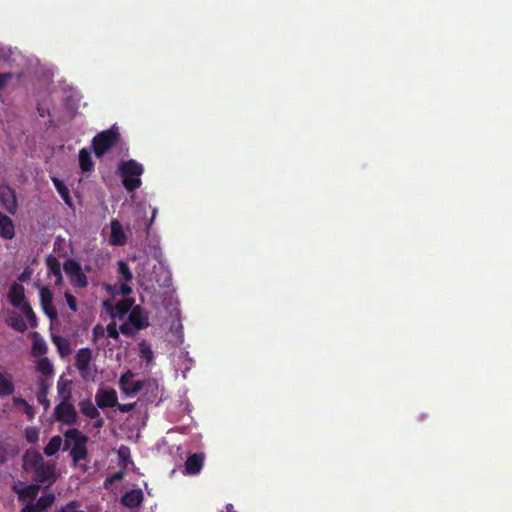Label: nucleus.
<instances>
[{
  "label": "nucleus",
  "mask_w": 512,
  "mask_h": 512,
  "mask_svg": "<svg viewBox=\"0 0 512 512\" xmlns=\"http://www.w3.org/2000/svg\"><path fill=\"white\" fill-rule=\"evenodd\" d=\"M88 436L83 434L77 428H71L64 432L63 451L70 450V456L74 464L86 460L88 456L87 443Z\"/></svg>",
  "instance_id": "nucleus-1"
},
{
  "label": "nucleus",
  "mask_w": 512,
  "mask_h": 512,
  "mask_svg": "<svg viewBox=\"0 0 512 512\" xmlns=\"http://www.w3.org/2000/svg\"><path fill=\"white\" fill-rule=\"evenodd\" d=\"M143 172V166L134 159L124 161L119 165L122 184L128 192H133L141 186L140 176Z\"/></svg>",
  "instance_id": "nucleus-2"
},
{
  "label": "nucleus",
  "mask_w": 512,
  "mask_h": 512,
  "mask_svg": "<svg viewBox=\"0 0 512 512\" xmlns=\"http://www.w3.org/2000/svg\"><path fill=\"white\" fill-rule=\"evenodd\" d=\"M121 135L117 124L96 134L92 139V148L97 158L103 157L120 141Z\"/></svg>",
  "instance_id": "nucleus-3"
},
{
  "label": "nucleus",
  "mask_w": 512,
  "mask_h": 512,
  "mask_svg": "<svg viewBox=\"0 0 512 512\" xmlns=\"http://www.w3.org/2000/svg\"><path fill=\"white\" fill-rule=\"evenodd\" d=\"M70 398L71 391H67L64 399L54 409V418L62 424L73 426L77 423L78 414L74 405L69 402Z\"/></svg>",
  "instance_id": "nucleus-4"
},
{
  "label": "nucleus",
  "mask_w": 512,
  "mask_h": 512,
  "mask_svg": "<svg viewBox=\"0 0 512 512\" xmlns=\"http://www.w3.org/2000/svg\"><path fill=\"white\" fill-rule=\"evenodd\" d=\"M33 472L32 479L36 484L52 485L55 483L56 477V464L51 461H44Z\"/></svg>",
  "instance_id": "nucleus-5"
},
{
  "label": "nucleus",
  "mask_w": 512,
  "mask_h": 512,
  "mask_svg": "<svg viewBox=\"0 0 512 512\" xmlns=\"http://www.w3.org/2000/svg\"><path fill=\"white\" fill-rule=\"evenodd\" d=\"M91 361L92 350L90 348L85 347L77 351L75 356V366L84 380H87L92 376Z\"/></svg>",
  "instance_id": "nucleus-6"
},
{
  "label": "nucleus",
  "mask_w": 512,
  "mask_h": 512,
  "mask_svg": "<svg viewBox=\"0 0 512 512\" xmlns=\"http://www.w3.org/2000/svg\"><path fill=\"white\" fill-rule=\"evenodd\" d=\"M134 300L130 298L122 299L113 306L110 301L106 300L103 302L104 308L110 314L112 319H122L127 313H130L133 308Z\"/></svg>",
  "instance_id": "nucleus-7"
},
{
  "label": "nucleus",
  "mask_w": 512,
  "mask_h": 512,
  "mask_svg": "<svg viewBox=\"0 0 512 512\" xmlns=\"http://www.w3.org/2000/svg\"><path fill=\"white\" fill-rule=\"evenodd\" d=\"M95 402L98 408H113L118 405L117 392L113 388H99L95 394Z\"/></svg>",
  "instance_id": "nucleus-8"
},
{
  "label": "nucleus",
  "mask_w": 512,
  "mask_h": 512,
  "mask_svg": "<svg viewBox=\"0 0 512 512\" xmlns=\"http://www.w3.org/2000/svg\"><path fill=\"white\" fill-rule=\"evenodd\" d=\"M40 296V305L43 312L51 319L54 320L57 318L58 313L56 308L53 305V293L47 286L40 287L39 290Z\"/></svg>",
  "instance_id": "nucleus-9"
},
{
  "label": "nucleus",
  "mask_w": 512,
  "mask_h": 512,
  "mask_svg": "<svg viewBox=\"0 0 512 512\" xmlns=\"http://www.w3.org/2000/svg\"><path fill=\"white\" fill-rule=\"evenodd\" d=\"M133 373L128 370L120 376L119 384L123 393L128 396H133L140 392L143 388V381H133Z\"/></svg>",
  "instance_id": "nucleus-10"
},
{
  "label": "nucleus",
  "mask_w": 512,
  "mask_h": 512,
  "mask_svg": "<svg viewBox=\"0 0 512 512\" xmlns=\"http://www.w3.org/2000/svg\"><path fill=\"white\" fill-rule=\"evenodd\" d=\"M128 320L136 331L145 329L150 325L148 313L140 305L131 309Z\"/></svg>",
  "instance_id": "nucleus-11"
},
{
  "label": "nucleus",
  "mask_w": 512,
  "mask_h": 512,
  "mask_svg": "<svg viewBox=\"0 0 512 512\" xmlns=\"http://www.w3.org/2000/svg\"><path fill=\"white\" fill-rule=\"evenodd\" d=\"M0 204L8 213L14 215L18 209L15 190L10 187L0 190Z\"/></svg>",
  "instance_id": "nucleus-12"
},
{
  "label": "nucleus",
  "mask_w": 512,
  "mask_h": 512,
  "mask_svg": "<svg viewBox=\"0 0 512 512\" xmlns=\"http://www.w3.org/2000/svg\"><path fill=\"white\" fill-rule=\"evenodd\" d=\"M8 299L12 306L20 308L21 305L25 304V290L24 287L14 282L8 292Z\"/></svg>",
  "instance_id": "nucleus-13"
},
{
  "label": "nucleus",
  "mask_w": 512,
  "mask_h": 512,
  "mask_svg": "<svg viewBox=\"0 0 512 512\" xmlns=\"http://www.w3.org/2000/svg\"><path fill=\"white\" fill-rule=\"evenodd\" d=\"M45 460L36 450H27L23 456V469L27 472L34 471Z\"/></svg>",
  "instance_id": "nucleus-14"
},
{
  "label": "nucleus",
  "mask_w": 512,
  "mask_h": 512,
  "mask_svg": "<svg viewBox=\"0 0 512 512\" xmlns=\"http://www.w3.org/2000/svg\"><path fill=\"white\" fill-rule=\"evenodd\" d=\"M144 495L141 489L127 491L121 497V504L127 508L133 509L141 505Z\"/></svg>",
  "instance_id": "nucleus-15"
},
{
  "label": "nucleus",
  "mask_w": 512,
  "mask_h": 512,
  "mask_svg": "<svg viewBox=\"0 0 512 512\" xmlns=\"http://www.w3.org/2000/svg\"><path fill=\"white\" fill-rule=\"evenodd\" d=\"M0 237L11 240L15 237V226L12 219L0 212Z\"/></svg>",
  "instance_id": "nucleus-16"
},
{
  "label": "nucleus",
  "mask_w": 512,
  "mask_h": 512,
  "mask_svg": "<svg viewBox=\"0 0 512 512\" xmlns=\"http://www.w3.org/2000/svg\"><path fill=\"white\" fill-rule=\"evenodd\" d=\"M204 456L202 453H194L190 455L185 462V470L189 475L199 473L203 467Z\"/></svg>",
  "instance_id": "nucleus-17"
},
{
  "label": "nucleus",
  "mask_w": 512,
  "mask_h": 512,
  "mask_svg": "<svg viewBox=\"0 0 512 512\" xmlns=\"http://www.w3.org/2000/svg\"><path fill=\"white\" fill-rule=\"evenodd\" d=\"M15 392V385L13 383L12 375L7 372L0 371V398L13 395Z\"/></svg>",
  "instance_id": "nucleus-18"
},
{
  "label": "nucleus",
  "mask_w": 512,
  "mask_h": 512,
  "mask_svg": "<svg viewBox=\"0 0 512 512\" xmlns=\"http://www.w3.org/2000/svg\"><path fill=\"white\" fill-rule=\"evenodd\" d=\"M110 243L112 245H124L126 243V235L123 230L122 225L119 221L113 220L111 222V236H110Z\"/></svg>",
  "instance_id": "nucleus-19"
},
{
  "label": "nucleus",
  "mask_w": 512,
  "mask_h": 512,
  "mask_svg": "<svg viewBox=\"0 0 512 512\" xmlns=\"http://www.w3.org/2000/svg\"><path fill=\"white\" fill-rule=\"evenodd\" d=\"M46 265L49 274L56 277V285H60L62 283L63 277L61 272V265L58 259L50 255L46 258Z\"/></svg>",
  "instance_id": "nucleus-20"
},
{
  "label": "nucleus",
  "mask_w": 512,
  "mask_h": 512,
  "mask_svg": "<svg viewBox=\"0 0 512 512\" xmlns=\"http://www.w3.org/2000/svg\"><path fill=\"white\" fill-rule=\"evenodd\" d=\"M80 412L89 419L98 418L99 410L90 399H85L78 404Z\"/></svg>",
  "instance_id": "nucleus-21"
},
{
  "label": "nucleus",
  "mask_w": 512,
  "mask_h": 512,
  "mask_svg": "<svg viewBox=\"0 0 512 512\" xmlns=\"http://www.w3.org/2000/svg\"><path fill=\"white\" fill-rule=\"evenodd\" d=\"M40 491V485L33 483L22 487L20 491H17L19 501H25L27 498L35 500Z\"/></svg>",
  "instance_id": "nucleus-22"
},
{
  "label": "nucleus",
  "mask_w": 512,
  "mask_h": 512,
  "mask_svg": "<svg viewBox=\"0 0 512 512\" xmlns=\"http://www.w3.org/2000/svg\"><path fill=\"white\" fill-rule=\"evenodd\" d=\"M52 182L57 192L60 194L61 198L65 202V204L68 205L69 207H72V199L70 196L69 189L66 187V185L56 177L52 178Z\"/></svg>",
  "instance_id": "nucleus-23"
},
{
  "label": "nucleus",
  "mask_w": 512,
  "mask_h": 512,
  "mask_svg": "<svg viewBox=\"0 0 512 512\" xmlns=\"http://www.w3.org/2000/svg\"><path fill=\"white\" fill-rule=\"evenodd\" d=\"M79 166L83 172H90L93 169L94 163L92 161L90 152L82 148L79 151Z\"/></svg>",
  "instance_id": "nucleus-24"
},
{
  "label": "nucleus",
  "mask_w": 512,
  "mask_h": 512,
  "mask_svg": "<svg viewBox=\"0 0 512 512\" xmlns=\"http://www.w3.org/2000/svg\"><path fill=\"white\" fill-rule=\"evenodd\" d=\"M62 443L64 441L60 435L53 436L44 447V454L49 457L55 455L60 450Z\"/></svg>",
  "instance_id": "nucleus-25"
},
{
  "label": "nucleus",
  "mask_w": 512,
  "mask_h": 512,
  "mask_svg": "<svg viewBox=\"0 0 512 512\" xmlns=\"http://www.w3.org/2000/svg\"><path fill=\"white\" fill-rule=\"evenodd\" d=\"M47 350L48 348L46 342L40 338L37 333H35L31 349L32 356L41 357L47 353Z\"/></svg>",
  "instance_id": "nucleus-26"
},
{
  "label": "nucleus",
  "mask_w": 512,
  "mask_h": 512,
  "mask_svg": "<svg viewBox=\"0 0 512 512\" xmlns=\"http://www.w3.org/2000/svg\"><path fill=\"white\" fill-rule=\"evenodd\" d=\"M55 501V495L53 493H48L43 496H41L36 503H33L36 507V509L39 512H44L48 508H50Z\"/></svg>",
  "instance_id": "nucleus-27"
},
{
  "label": "nucleus",
  "mask_w": 512,
  "mask_h": 512,
  "mask_svg": "<svg viewBox=\"0 0 512 512\" xmlns=\"http://www.w3.org/2000/svg\"><path fill=\"white\" fill-rule=\"evenodd\" d=\"M52 341L57 347L61 356H67L70 354L71 348L67 339L61 336H53Z\"/></svg>",
  "instance_id": "nucleus-28"
},
{
  "label": "nucleus",
  "mask_w": 512,
  "mask_h": 512,
  "mask_svg": "<svg viewBox=\"0 0 512 512\" xmlns=\"http://www.w3.org/2000/svg\"><path fill=\"white\" fill-rule=\"evenodd\" d=\"M7 323L18 332L23 333L27 330V325L23 318L15 313L8 318Z\"/></svg>",
  "instance_id": "nucleus-29"
},
{
  "label": "nucleus",
  "mask_w": 512,
  "mask_h": 512,
  "mask_svg": "<svg viewBox=\"0 0 512 512\" xmlns=\"http://www.w3.org/2000/svg\"><path fill=\"white\" fill-rule=\"evenodd\" d=\"M70 282L77 288H86L88 286V278L82 268L70 278Z\"/></svg>",
  "instance_id": "nucleus-30"
},
{
  "label": "nucleus",
  "mask_w": 512,
  "mask_h": 512,
  "mask_svg": "<svg viewBox=\"0 0 512 512\" xmlns=\"http://www.w3.org/2000/svg\"><path fill=\"white\" fill-rule=\"evenodd\" d=\"M37 371L45 376L53 374V365L47 357H42L37 361Z\"/></svg>",
  "instance_id": "nucleus-31"
},
{
  "label": "nucleus",
  "mask_w": 512,
  "mask_h": 512,
  "mask_svg": "<svg viewBox=\"0 0 512 512\" xmlns=\"http://www.w3.org/2000/svg\"><path fill=\"white\" fill-rule=\"evenodd\" d=\"M19 309L25 315L30 326L33 328L36 327L37 326V318H36V315L31 307L30 303L26 302L25 304L21 305V307Z\"/></svg>",
  "instance_id": "nucleus-32"
},
{
  "label": "nucleus",
  "mask_w": 512,
  "mask_h": 512,
  "mask_svg": "<svg viewBox=\"0 0 512 512\" xmlns=\"http://www.w3.org/2000/svg\"><path fill=\"white\" fill-rule=\"evenodd\" d=\"M47 395H48V385L45 383V381H41L40 390L37 394V400L40 404L43 405L45 410H47L50 406V401L47 398Z\"/></svg>",
  "instance_id": "nucleus-33"
},
{
  "label": "nucleus",
  "mask_w": 512,
  "mask_h": 512,
  "mask_svg": "<svg viewBox=\"0 0 512 512\" xmlns=\"http://www.w3.org/2000/svg\"><path fill=\"white\" fill-rule=\"evenodd\" d=\"M13 403L15 406L22 405L24 407V413L29 420H32L35 416L34 407L30 405L25 399L21 397H14Z\"/></svg>",
  "instance_id": "nucleus-34"
},
{
  "label": "nucleus",
  "mask_w": 512,
  "mask_h": 512,
  "mask_svg": "<svg viewBox=\"0 0 512 512\" xmlns=\"http://www.w3.org/2000/svg\"><path fill=\"white\" fill-rule=\"evenodd\" d=\"M140 358L145 360L148 365L153 362L154 353L149 345L145 342L140 343L139 345Z\"/></svg>",
  "instance_id": "nucleus-35"
},
{
  "label": "nucleus",
  "mask_w": 512,
  "mask_h": 512,
  "mask_svg": "<svg viewBox=\"0 0 512 512\" xmlns=\"http://www.w3.org/2000/svg\"><path fill=\"white\" fill-rule=\"evenodd\" d=\"M63 268L69 279L81 269V265L74 259H68L64 262Z\"/></svg>",
  "instance_id": "nucleus-36"
},
{
  "label": "nucleus",
  "mask_w": 512,
  "mask_h": 512,
  "mask_svg": "<svg viewBox=\"0 0 512 512\" xmlns=\"http://www.w3.org/2000/svg\"><path fill=\"white\" fill-rule=\"evenodd\" d=\"M118 273L125 282H130L133 279V274L128 264L123 260L118 261Z\"/></svg>",
  "instance_id": "nucleus-37"
},
{
  "label": "nucleus",
  "mask_w": 512,
  "mask_h": 512,
  "mask_svg": "<svg viewBox=\"0 0 512 512\" xmlns=\"http://www.w3.org/2000/svg\"><path fill=\"white\" fill-rule=\"evenodd\" d=\"M24 435L28 443L34 444L39 440V431L36 427H27L24 431Z\"/></svg>",
  "instance_id": "nucleus-38"
},
{
  "label": "nucleus",
  "mask_w": 512,
  "mask_h": 512,
  "mask_svg": "<svg viewBox=\"0 0 512 512\" xmlns=\"http://www.w3.org/2000/svg\"><path fill=\"white\" fill-rule=\"evenodd\" d=\"M105 331L107 332L108 337L115 340L119 338L120 331L117 329V324L114 319L107 325Z\"/></svg>",
  "instance_id": "nucleus-39"
},
{
  "label": "nucleus",
  "mask_w": 512,
  "mask_h": 512,
  "mask_svg": "<svg viewBox=\"0 0 512 512\" xmlns=\"http://www.w3.org/2000/svg\"><path fill=\"white\" fill-rule=\"evenodd\" d=\"M105 328L103 327V325L101 324H96L94 327H93V330H92V340L93 342H97L100 338H103L104 335H105Z\"/></svg>",
  "instance_id": "nucleus-40"
},
{
  "label": "nucleus",
  "mask_w": 512,
  "mask_h": 512,
  "mask_svg": "<svg viewBox=\"0 0 512 512\" xmlns=\"http://www.w3.org/2000/svg\"><path fill=\"white\" fill-rule=\"evenodd\" d=\"M79 506L80 505L78 501H70L58 512H84L83 510H79Z\"/></svg>",
  "instance_id": "nucleus-41"
},
{
  "label": "nucleus",
  "mask_w": 512,
  "mask_h": 512,
  "mask_svg": "<svg viewBox=\"0 0 512 512\" xmlns=\"http://www.w3.org/2000/svg\"><path fill=\"white\" fill-rule=\"evenodd\" d=\"M124 477V472L123 471H118L114 474H112L111 476L107 477L104 481V486L107 488L109 485H111L112 483L116 482V481H120L122 480Z\"/></svg>",
  "instance_id": "nucleus-42"
},
{
  "label": "nucleus",
  "mask_w": 512,
  "mask_h": 512,
  "mask_svg": "<svg viewBox=\"0 0 512 512\" xmlns=\"http://www.w3.org/2000/svg\"><path fill=\"white\" fill-rule=\"evenodd\" d=\"M119 331L126 336H133L135 334V329L132 324L128 321L120 325Z\"/></svg>",
  "instance_id": "nucleus-43"
},
{
  "label": "nucleus",
  "mask_w": 512,
  "mask_h": 512,
  "mask_svg": "<svg viewBox=\"0 0 512 512\" xmlns=\"http://www.w3.org/2000/svg\"><path fill=\"white\" fill-rule=\"evenodd\" d=\"M65 299H66V302H67V305L69 307V309L73 312H76L77 311V301H76V298L69 292H66L65 293Z\"/></svg>",
  "instance_id": "nucleus-44"
},
{
  "label": "nucleus",
  "mask_w": 512,
  "mask_h": 512,
  "mask_svg": "<svg viewBox=\"0 0 512 512\" xmlns=\"http://www.w3.org/2000/svg\"><path fill=\"white\" fill-rule=\"evenodd\" d=\"M115 407H117L120 412L128 413L134 409L135 403L120 404L118 402V405H116Z\"/></svg>",
  "instance_id": "nucleus-45"
},
{
  "label": "nucleus",
  "mask_w": 512,
  "mask_h": 512,
  "mask_svg": "<svg viewBox=\"0 0 512 512\" xmlns=\"http://www.w3.org/2000/svg\"><path fill=\"white\" fill-rule=\"evenodd\" d=\"M120 293L123 296H128L132 293V288L128 285V282L123 281L120 284Z\"/></svg>",
  "instance_id": "nucleus-46"
},
{
  "label": "nucleus",
  "mask_w": 512,
  "mask_h": 512,
  "mask_svg": "<svg viewBox=\"0 0 512 512\" xmlns=\"http://www.w3.org/2000/svg\"><path fill=\"white\" fill-rule=\"evenodd\" d=\"M10 73H0V89H2L11 78Z\"/></svg>",
  "instance_id": "nucleus-47"
},
{
  "label": "nucleus",
  "mask_w": 512,
  "mask_h": 512,
  "mask_svg": "<svg viewBox=\"0 0 512 512\" xmlns=\"http://www.w3.org/2000/svg\"><path fill=\"white\" fill-rule=\"evenodd\" d=\"M57 389H58L59 395L62 397V400H63L64 396L66 395L67 391H69V390L66 389V385L61 383L60 381L57 384Z\"/></svg>",
  "instance_id": "nucleus-48"
},
{
  "label": "nucleus",
  "mask_w": 512,
  "mask_h": 512,
  "mask_svg": "<svg viewBox=\"0 0 512 512\" xmlns=\"http://www.w3.org/2000/svg\"><path fill=\"white\" fill-rule=\"evenodd\" d=\"M93 420H95L93 423L94 428L100 429L104 426V419L100 415L98 416V418H94Z\"/></svg>",
  "instance_id": "nucleus-49"
},
{
  "label": "nucleus",
  "mask_w": 512,
  "mask_h": 512,
  "mask_svg": "<svg viewBox=\"0 0 512 512\" xmlns=\"http://www.w3.org/2000/svg\"><path fill=\"white\" fill-rule=\"evenodd\" d=\"M21 512H39V511L36 509V507L33 503H29L22 508Z\"/></svg>",
  "instance_id": "nucleus-50"
},
{
  "label": "nucleus",
  "mask_w": 512,
  "mask_h": 512,
  "mask_svg": "<svg viewBox=\"0 0 512 512\" xmlns=\"http://www.w3.org/2000/svg\"><path fill=\"white\" fill-rule=\"evenodd\" d=\"M21 485H22V483L13 485L12 486L13 492H15L17 494V491H20L22 489Z\"/></svg>",
  "instance_id": "nucleus-51"
},
{
  "label": "nucleus",
  "mask_w": 512,
  "mask_h": 512,
  "mask_svg": "<svg viewBox=\"0 0 512 512\" xmlns=\"http://www.w3.org/2000/svg\"><path fill=\"white\" fill-rule=\"evenodd\" d=\"M125 451H128V449L125 448V447H121L120 450H119V456L120 457H124L125 456Z\"/></svg>",
  "instance_id": "nucleus-52"
},
{
  "label": "nucleus",
  "mask_w": 512,
  "mask_h": 512,
  "mask_svg": "<svg viewBox=\"0 0 512 512\" xmlns=\"http://www.w3.org/2000/svg\"><path fill=\"white\" fill-rule=\"evenodd\" d=\"M84 270L86 272H91L92 271V266L91 265H85Z\"/></svg>",
  "instance_id": "nucleus-53"
},
{
  "label": "nucleus",
  "mask_w": 512,
  "mask_h": 512,
  "mask_svg": "<svg viewBox=\"0 0 512 512\" xmlns=\"http://www.w3.org/2000/svg\"><path fill=\"white\" fill-rule=\"evenodd\" d=\"M25 278H26V275L22 274V275L20 276V278H19V279H20L21 281H24V280H25Z\"/></svg>",
  "instance_id": "nucleus-54"
},
{
  "label": "nucleus",
  "mask_w": 512,
  "mask_h": 512,
  "mask_svg": "<svg viewBox=\"0 0 512 512\" xmlns=\"http://www.w3.org/2000/svg\"><path fill=\"white\" fill-rule=\"evenodd\" d=\"M106 289H107V290H110V289H111V286H110V285H107Z\"/></svg>",
  "instance_id": "nucleus-55"
}]
</instances>
